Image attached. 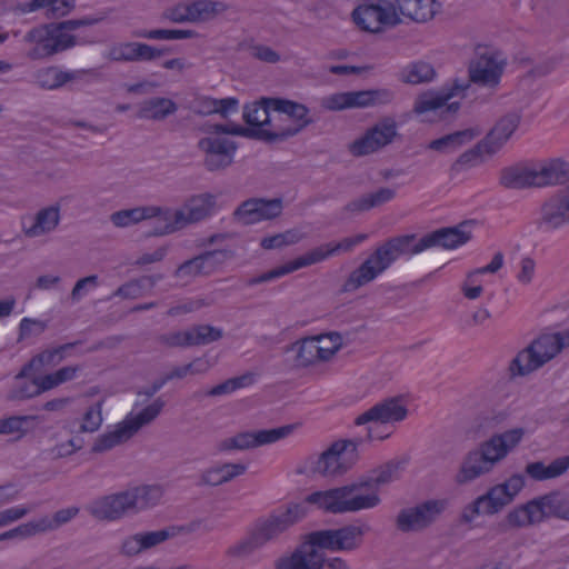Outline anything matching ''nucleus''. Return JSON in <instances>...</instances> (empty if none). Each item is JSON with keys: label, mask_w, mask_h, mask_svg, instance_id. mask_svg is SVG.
Segmentation results:
<instances>
[{"label": "nucleus", "mask_w": 569, "mask_h": 569, "mask_svg": "<svg viewBox=\"0 0 569 569\" xmlns=\"http://www.w3.org/2000/svg\"><path fill=\"white\" fill-rule=\"evenodd\" d=\"M471 221H463L456 227H446L418 238L415 233L389 238L378 246L341 286L340 292L351 293L376 280L401 256L420 253L433 247L455 249L471 239L468 230Z\"/></svg>", "instance_id": "f257e3e1"}, {"label": "nucleus", "mask_w": 569, "mask_h": 569, "mask_svg": "<svg viewBox=\"0 0 569 569\" xmlns=\"http://www.w3.org/2000/svg\"><path fill=\"white\" fill-rule=\"evenodd\" d=\"M399 466L398 461L390 460L348 485L315 491L307 496L306 502L335 515L376 508L381 502L380 487L398 478Z\"/></svg>", "instance_id": "f03ea898"}, {"label": "nucleus", "mask_w": 569, "mask_h": 569, "mask_svg": "<svg viewBox=\"0 0 569 569\" xmlns=\"http://www.w3.org/2000/svg\"><path fill=\"white\" fill-rule=\"evenodd\" d=\"M306 513L303 505L290 503L284 510H274L266 517H259L248 527L246 536L227 549V555L239 559L250 557L303 519Z\"/></svg>", "instance_id": "7ed1b4c3"}, {"label": "nucleus", "mask_w": 569, "mask_h": 569, "mask_svg": "<svg viewBox=\"0 0 569 569\" xmlns=\"http://www.w3.org/2000/svg\"><path fill=\"white\" fill-rule=\"evenodd\" d=\"M102 18L83 17L80 19H70L60 22L43 23L30 29L23 37L24 42L34 43L28 52L31 60H41L63 52L84 41H78L73 34L64 31H73L81 27H88L99 23Z\"/></svg>", "instance_id": "20e7f679"}, {"label": "nucleus", "mask_w": 569, "mask_h": 569, "mask_svg": "<svg viewBox=\"0 0 569 569\" xmlns=\"http://www.w3.org/2000/svg\"><path fill=\"white\" fill-rule=\"evenodd\" d=\"M565 348L560 332L541 335L517 353L509 365L511 376H527L550 361Z\"/></svg>", "instance_id": "39448f33"}, {"label": "nucleus", "mask_w": 569, "mask_h": 569, "mask_svg": "<svg viewBox=\"0 0 569 569\" xmlns=\"http://www.w3.org/2000/svg\"><path fill=\"white\" fill-rule=\"evenodd\" d=\"M469 89V82H461L456 78L450 83H446L438 91L428 90L419 94L413 103V112L423 114L429 111L439 113L442 120H447L448 116L456 114L461 104L458 101L448 103L453 97H465L466 90Z\"/></svg>", "instance_id": "423d86ee"}, {"label": "nucleus", "mask_w": 569, "mask_h": 569, "mask_svg": "<svg viewBox=\"0 0 569 569\" xmlns=\"http://www.w3.org/2000/svg\"><path fill=\"white\" fill-rule=\"evenodd\" d=\"M214 207L216 196L208 192L192 196L186 201L183 209L176 210L174 212L170 210L169 220H166L162 227L156 228L153 231L148 232V234L164 236L190 223L200 222L213 213Z\"/></svg>", "instance_id": "0eeeda50"}, {"label": "nucleus", "mask_w": 569, "mask_h": 569, "mask_svg": "<svg viewBox=\"0 0 569 569\" xmlns=\"http://www.w3.org/2000/svg\"><path fill=\"white\" fill-rule=\"evenodd\" d=\"M447 507L446 499H430L415 507L403 508L396 518V527L401 532L422 531L433 525Z\"/></svg>", "instance_id": "6e6552de"}, {"label": "nucleus", "mask_w": 569, "mask_h": 569, "mask_svg": "<svg viewBox=\"0 0 569 569\" xmlns=\"http://www.w3.org/2000/svg\"><path fill=\"white\" fill-rule=\"evenodd\" d=\"M386 2V6L371 1L359 4L353 9L351 17L353 22L363 31L379 33L383 26L396 27L401 22L395 4Z\"/></svg>", "instance_id": "1a4fd4ad"}, {"label": "nucleus", "mask_w": 569, "mask_h": 569, "mask_svg": "<svg viewBox=\"0 0 569 569\" xmlns=\"http://www.w3.org/2000/svg\"><path fill=\"white\" fill-rule=\"evenodd\" d=\"M197 148L203 153L202 164L206 170L217 172L233 163L238 143L224 137L209 134L199 139Z\"/></svg>", "instance_id": "9d476101"}, {"label": "nucleus", "mask_w": 569, "mask_h": 569, "mask_svg": "<svg viewBox=\"0 0 569 569\" xmlns=\"http://www.w3.org/2000/svg\"><path fill=\"white\" fill-rule=\"evenodd\" d=\"M365 529L356 525H347L338 529L317 530L309 533L319 549L329 551H353L362 543Z\"/></svg>", "instance_id": "9b49d317"}, {"label": "nucleus", "mask_w": 569, "mask_h": 569, "mask_svg": "<svg viewBox=\"0 0 569 569\" xmlns=\"http://www.w3.org/2000/svg\"><path fill=\"white\" fill-rule=\"evenodd\" d=\"M263 102L266 103L267 109H273L276 112L284 113L297 122V126L286 128L281 131H269L273 137L267 138V142L284 141L295 137L302 129L313 122L309 117V108L303 103L284 98H263Z\"/></svg>", "instance_id": "f8f14e48"}, {"label": "nucleus", "mask_w": 569, "mask_h": 569, "mask_svg": "<svg viewBox=\"0 0 569 569\" xmlns=\"http://www.w3.org/2000/svg\"><path fill=\"white\" fill-rule=\"evenodd\" d=\"M397 136V122L391 117H385L363 136L349 144V151L355 157L373 153L391 143Z\"/></svg>", "instance_id": "ddd939ff"}, {"label": "nucleus", "mask_w": 569, "mask_h": 569, "mask_svg": "<svg viewBox=\"0 0 569 569\" xmlns=\"http://www.w3.org/2000/svg\"><path fill=\"white\" fill-rule=\"evenodd\" d=\"M293 428L292 425H286L273 429L239 432L231 438L220 441L217 448L219 451L257 448L288 437L293 431Z\"/></svg>", "instance_id": "4468645a"}, {"label": "nucleus", "mask_w": 569, "mask_h": 569, "mask_svg": "<svg viewBox=\"0 0 569 569\" xmlns=\"http://www.w3.org/2000/svg\"><path fill=\"white\" fill-rule=\"evenodd\" d=\"M282 198H249L233 211V219L243 226L273 220L282 214Z\"/></svg>", "instance_id": "2eb2a0df"}, {"label": "nucleus", "mask_w": 569, "mask_h": 569, "mask_svg": "<svg viewBox=\"0 0 569 569\" xmlns=\"http://www.w3.org/2000/svg\"><path fill=\"white\" fill-rule=\"evenodd\" d=\"M537 226L546 231L569 226V186L557 190L542 202Z\"/></svg>", "instance_id": "dca6fc26"}, {"label": "nucleus", "mask_w": 569, "mask_h": 569, "mask_svg": "<svg viewBox=\"0 0 569 569\" xmlns=\"http://www.w3.org/2000/svg\"><path fill=\"white\" fill-rule=\"evenodd\" d=\"M331 256H332V251H330L329 244L328 243L321 244V246L308 251L307 253L296 258L292 261H289L282 266H279V267H277L272 270H269L267 272H263L259 276L249 278L246 281V286L254 287L260 283L273 281L280 277L289 274V273L297 271L301 268L321 262Z\"/></svg>", "instance_id": "f3484780"}, {"label": "nucleus", "mask_w": 569, "mask_h": 569, "mask_svg": "<svg viewBox=\"0 0 569 569\" xmlns=\"http://www.w3.org/2000/svg\"><path fill=\"white\" fill-rule=\"evenodd\" d=\"M171 52L168 47L157 48L143 42H120L110 47L106 58L114 62L153 61Z\"/></svg>", "instance_id": "a211bd4d"}, {"label": "nucleus", "mask_w": 569, "mask_h": 569, "mask_svg": "<svg viewBox=\"0 0 569 569\" xmlns=\"http://www.w3.org/2000/svg\"><path fill=\"white\" fill-rule=\"evenodd\" d=\"M497 462L491 451L482 442L478 449L471 450L466 455L456 475V482L459 485L471 482L491 471Z\"/></svg>", "instance_id": "6ab92c4d"}, {"label": "nucleus", "mask_w": 569, "mask_h": 569, "mask_svg": "<svg viewBox=\"0 0 569 569\" xmlns=\"http://www.w3.org/2000/svg\"><path fill=\"white\" fill-rule=\"evenodd\" d=\"M128 490L94 499L87 511L97 520L114 521L132 509V500Z\"/></svg>", "instance_id": "aec40b11"}, {"label": "nucleus", "mask_w": 569, "mask_h": 569, "mask_svg": "<svg viewBox=\"0 0 569 569\" xmlns=\"http://www.w3.org/2000/svg\"><path fill=\"white\" fill-rule=\"evenodd\" d=\"M318 549L319 546L313 543L308 533L306 540L297 547L290 557L282 558L277 562L276 569H323L327 558Z\"/></svg>", "instance_id": "412c9836"}, {"label": "nucleus", "mask_w": 569, "mask_h": 569, "mask_svg": "<svg viewBox=\"0 0 569 569\" xmlns=\"http://www.w3.org/2000/svg\"><path fill=\"white\" fill-rule=\"evenodd\" d=\"M408 415V409L398 398H388L376 403L355 419L356 426L368 423H389L402 421Z\"/></svg>", "instance_id": "4be33fe9"}, {"label": "nucleus", "mask_w": 569, "mask_h": 569, "mask_svg": "<svg viewBox=\"0 0 569 569\" xmlns=\"http://www.w3.org/2000/svg\"><path fill=\"white\" fill-rule=\"evenodd\" d=\"M469 79L461 82L476 83L483 87L495 88L499 84L503 66L491 54H481L469 63Z\"/></svg>", "instance_id": "5701e85b"}, {"label": "nucleus", "mask_w": 569, "mask_h": 569, "mask_svg": "<svg viewBox=\"0 0 569 569\" xmlns=\"http://www.w3.org/2000/svg\"><path fill=\"white\" fill-rule=\"evenodd\" d=\"M173 537L174 530L170 531V527H166L156 531L137 532L126 537L122 540L120 552L127 557L138 556Z\"/></svg>", "instance_id": "b1692460"}, {"label": "nucleus", "mask_w": 569, "mask_h": 569, "mask_svg": "<svg viewBox=\"0 0 569 569\" xmlns=\"http://www.w3.org/2000/svg\"><path fill=\"white\" fill-rule=\"evenodd\" d=\"M389 435L382 436V435H375L373 428L369 426L367 428V436L366 438L357 437L352 439H339L331 443V447H336L337 452V462L339 465L340 475H345L348 472L352 467L359 461V451L358 448L360 445L363 443L365 440H383Z\"/></svg>", "instance_id": "393cba45"}, {"label": "nucleus", "mask_w": 569, "mask_h": 569, "mask_svg": "<svg viewBox=\"0 0 569 569\" xmlns=\"http://www.w3.org/2000/svg\"><path fill=\"white\" fill-rule=\"evenodd\" d=\"M538 188L566 186L569 183V161L549 158L535 163Z\"/></svg>", "instance_id": "a878e982"}, {"label": "nucleus", "mask_w": 569, "mask_h": 569, "mask_svg": "<svg viewBox=\"0 0 569 569\" xmlns=\"http://www.w3.org/2000/svg\"><path fill=\"white\" fill-rule=\"evenodd\" d=\"M336 447H329L319 455H310L303 459L297 469L299 475H320L322 477L341 476L337 462Z\"/></svg>", "instance_id": "bb28decb"}, {"label": "nucleus", "mask_w": 569, "mask_h": 569, "mask_svg": "<svg viewBox=\"0 0 569 569\" xmlns=\"http://www.w3.org/2000/svg\"><path fill=\"white\" fill-rule=\"evenodd\" d=\"M533 506L539 512L541 522L550 518L569 521V495L553 490L533 498Z\"/></svg>", "instance_id": "cd10ccee"}, {"label": "nucleus", "mask_w": 569, "mask_h": 569, "mask_svg": "<svg viewBox=\"0 0 569 569\" xmlns=\"http://www.w3.org/2000/svg\"><path fill=\"white\" fill-rule=\"evenodd\" d=\"M521 116L510 112L498 120L495 127L482 139L488 146V156L495 154L519 127Z\"/></svg>", "instance_id": "c85d7f7f"}, {"label": "nucleus", "mask_w": 569, "mask_h": 569, "mask_svg": "<svg viewBox=\"0 0 569 569\" xmlns=\"http://www.w3.org/2000/svg\"><path fill=\"white\" fill-rule=\"evenodd\" d=\"M169 214L170 209H162L154 206L136 207L113 212L110 216V220L116 227L124 228L131 224H136L142 220L156 217H162V219L166 221L169 220Z\"/></svg>", "instance_id": "c756f323"}, {"label": "nucleus", "mask_w": 569, "mask_h": 569, "mask_svg": "<svg viewBox=\"0 0 569 569\" xmlns=\"http://www.w3.org/2000/svg\"><path fill=\"white\" fill-rule=\"evenodd\" d=\"M499 182L507 189L522 190L538 188L535 164L531 167L511 166L503 168L500 172Z\"/></svg>", "instance_id": "7c9ffc66"}, {"label": "nucleus", "mask_w": 569, "mask_h": 569, "mask_svg": "<svg viewBox=\"0 0 569 569\" xmlns=\"http://www.w3.org/2000/svg\"><path fill=\"white\" fill-rule=\"evenodd\" d=\"M525 487V477L520 473H515L508 478L503 483L491 487L488 490V497H491V508L495 510H502L508 506L515 497Z\"/></svg>", "instance_id": "2f4dec72"}, {"label": "nucleus", "mask_w": 569, "mask_h": 569, "mask_svg": "<svg viewBox=\"0 0 569 569\" xmlns=\"http://www.w3.org/2000/svg\"><path fill=\"white\" fill-rule=\"evenodd\" d=\"M541 523L533 499L526 503L519 505L510 510L505 520L499 523L500 531L506 532L508 529H519Z\"/></svg>", "instance_id": "473e14b6"}, {"label": "nucleus", "mask_w": 569, "mask_h": 569, "mask_svg": "<svg viewBox=\"0 0 569 569\" xmlns=\"http://www.w3.org/2000/svg\"><path fill=\"white\" fill-rule=\"evenodd\" d=\"M88 72L87 70L61 71L56 67H48L34 73V82L41 89L56 90L70 81L82 79Z\"/></svg>", "instance_id": "72a5a7b5"}, {"label": "nucleus", "mask_w": 569, "mask_h": 569, "mask_svg": "<svg viewBox=\"0 0 569 569\" xmlns=\"http://www.w3.org/2000/svg\"><path fill=\"white\" fill-rule=\"evenodd\" d=\"M395 7L403 17L423 23L435 17L440 4L436 0H395Z\"/></svg>", "instance_id": "f704fd0d"}, {"label": "nucleus", "mask_w": 569, "mask_h": 569, "mask_svg": "<svg viewBox=\"0 0 569 569\" xmlns=\"http://www.w3.org/2000/svg\"><path fill=\"white\" fill-rule=\"evenodd\" d=\"M525 435L523 428H515L502 433H495L485 441L486 448L489 449L496 460H502L510 450L516 448L522 440Z\"/></svg>", "instance_id": "c9c22d12"}, {"label": "nucleus", "mask_w": 569, "mask_h": 569, "mask_svg": "<svg viewBox=\"0 0 569 569\" xmlns=\"http://www.w3.org/2000/svg\"><path fill=\"white\" fill-rule=\"evenodd\" d=\"M479 134V130L468 128L446 134L429 142L428 149L441 153H452L466 143L473 140Z\"/></svg>", "instance_id": "e433bc0d"}, {"label": "nucleus", "mask_w": 569, "mask_h": 569, "mask_svg": "<svg viewBox=\"0 0 569 569\" xmlns=\"http://www.w3.org/2000/svg\"><path fill=\"white\" fill-rule=\"evenodd\" d=\"M569 469V455L555 459L546 466L542 461L530 462L526 466V473L536 481H543L562 476Z\"/></svg>", "instance_id": "4c0bfd02"}, {"label": "nucleus", "mask_w": 569, "mask_h": 569, "mask_svg": "<svg viewBox=\"0 0 569 569\" xmlns=\"http://www.w3.org/2000/svg\"><path fill=\"white\" fill-rule=\"evenodd\" d=\"M246 471L247 466L243 463L227 462L204 470L200 478V485L217 487L231 481L236 477L243 475Z\"/></svg>", "instance_id": "58836bf2"}, {"label": "nucleus", "mask_w": 569, "mask_h": 569, "mask_svg": "<svg viewBox=\"0 0 569 569\" xmlns=\"http://www.w3.org/2000/svg\"><path fill=\"white\" fill-rule=\"evenodd\" d=\"M322 106L332 111L368 108L367 93L366 90L332 93L323 100Z\"/></svg>", "instance_id": "ea45409f"}, {"label": "nucleus", "mask_w": 569, "mask_h": 569, "mask_svg": "<svg viewBox=\"0 0 569 569\" xmlns=\"http://www.w3.org/2000/svg\"><path fill=\"white\" fill-rule=\"evenodd\" d=\"M178 110L177 103L168 98L156 97L146 100L139 111L138 118L161 121Z\"/></svg>", "instance_id": "a19ab883"}, {"label": "nucleus", "mask_w": 569, "mask_h": 569, "mask_svg": "<svg viewBox=\"0 0 569 569\" xmlns=\"http://www.w3.org/2000/svg\"><path fill=\"white\" fill-rule=\"evenodd\" d=\"M59 220V207L50 206L38 211L32 224L30 227L23 226V231L27 237H39L56 229Z\"/></svg>", "instance_id": "79ce46f5"}, {"label": "nucleus", "mask_w": 569, "mask_h": 569, "mask_svg": "<svg viewBox=\"0 0 569 569\" xmlns=\"http://www.w3.org/2000/svg\"><path fill=\"white\" fill-rule=\"evenodd\" d=\"M396 197V191L391 188H380L375 192L363 194L362 197L348 202L345 210L350 212L368 211L380 207Z\"/></svg>", "instance_id": "37998d69"}, {"label": "nucleus", "mask_w": 569, "mask_h": 569, "mask_svg": "<svg viewBox=\"0 0 569 569\" xmlns=\"http://www.w3.org/2000/svg\"><path fill=\"white\" fill-rule=\"evenodd\" d=\"M202 131L210 136L220 137L221 134H231V136H239V137L263 140V141H267V138L273 137L272 134L269 133V130L249 129V128H244L240 124L214 123V124H209L207 127H203Z\"/></svg>", "instance_id": "c03bdc74"}, {"label": "nucleus", "mask_w": 569, "mask_h": 569, "mask_svg": "<svg viewBox=\"0 0 569 569\" xmlns=\"http://www.w3.org/2000/svg\"><path fill=\"white\" fill-rule=\"evenodd\" d=\"M132 500V509L143 510L154 507L163 496V490L159 485H144L128 489Z\"/></svg>", "instance_id": "a18cd8bd"}, {"label": "nucleus", "mask_w": 569, "mask_h": 569, "mask_svg": "<svg viewBox=\"0 0 569 569\" xmlns=\"http://www.w3.org/2000/svg\"><path fill=\"white\" fill-rule=\"evenodd\" d=\"M134 435L131 433V430L127 422L122 420L118 425H116V428L113 431L104 432L100 435L93 446H92V452H104L107 450L112 449L113 447L129 440Z\"/></svg>", "instance_id": "49530a36"}, {"label": "nucleus", "mask_w": 569, "mask_h": 569, "mask_svg": "<svg viewBox=\"0 0 569 569\" xmlns=\"http://www.w3.org/2000/svg\"><path fill=\"white\" fill-rule=\"evenodd\" d=\"M483 154H488V146L481 139L472 148L461 153L450 167L451 177L460 173L461 171L473 168L483 161Z\"/></svg>", "instance_id": "de8ad7c7"}, {"label": "nucleus", "mask_w": 569, "mask_h": 569, "mask_svg": "<svg viewBox=\"0 0 569 569\" xmlns=\"http://www.w3.org/2000/svg\"><path fill=\"white\" fill-rule=\"evenodd\" d=\"M437 72L432 64L425 61H415L402 68L400 80L410 84H420L432 81Z\"/></svg>", "instance_id": "09e8293b"}, {"label": "nucleus", "mask_w": 569, "mask_h": 569, "mask_svg": "<svg viewBox=\"0 0 569 569\" xmlns=\"http://www.w3.org/2000/svg\"><path fill=\"white\" fill-rule=\"evenodd\" d=\"M192 12V23L208 22L218 14L228 10L229 6L222 1L216 0H194L190 2Z\"/></svg>", "instance_id": "8fccbe9b"}, {"label": "nucleus", "mask_w": 569, "mask_h": 569, "mask_svg": "<svg viewBox=\"0 0 569 569\" xmlns=\"http://www.w3.org/2000/svg\"><path fill=\"white\" fill-rule=\"evenodd\" d=\"M164 406L166 401L162 397H158L136 416H127L124 421L129 426L131 433L136 435L140 428L152 422L161 413Z\"/></svg>", "instance_id": "3c124183"}, {"label": "nucleus", "mask_w": 569, "mask_h": 569, "mask_svg": "<svg viewBox=\"0 0 569 569\" xmlns=\"http://www.w3.org/2000/svg\"><path fill=\"white\" fill-rule=\"evenodd\" d=\"M320 338L309 337L297 341L291 346L292 350H297L296 365L298 367H308L316 363L317 355H319Z\"/></svg>", "instance_id": "603ef678"}, {"label": "nucleus", "mask_w": 569, "mask_h": 569, "mask_svg": "<svg viewBox=\"0 0 569 569\" xmlns=\"http://www.w3.org/2000/svg\"><path fill=\"white\" fill-rule=\"evenodd\" d=\"M491 497H488V491L477 497L473 501L463 507L460 515V522L467 525L471 523L473 519L481 513L492 516L500 512V510L491 508Z\"/></svg>", "instance_id": "864d4df0"}, {"label": "nucleus", "mask_w": 569, "mask_h": 569, "mask_svg": "<svg viewBox=\"0 0 569 569\" xmlns=\"http://www.w3.org/2000/svg\"><path fill=\"white\" fill-rule=\"evenodd\" d=\"M132 36L136 38L151 39V40H181L193 39L198 37L194 30H178V29H153V30H134Z\"/></svg>", "instance_id": "5fc2aeb1"}, {"label": "nucleus", "mask_w": 569, "mask_h": 569, "mask_svg": "<svg viewBox=\"0 0 569 569\" xmlns=\"http://www.w3.org/2000/svg\"><path fill=\"white\" fill-rule=\"evenodd\" d=\"M51 527L50 520L47 518L41 519L38 522L22 523L13 529L0 533V541L13 540V539H26L38 532H43Z\"/></svg>", "instance_id": "6e6d98bb"}, {"label": "nucleus", "mask_w": 569, "mask_h": 569, "mask_svg": "<svg viewBox=\"0 0 569 569\" xmlns=\"http://www.w3.org/2000/svg\"><path fill=\"white\" fill-rule=\"evenodd\" d=\"M38 419L37 416H9L0 419L2 435H16L13 441H19L29 432L24 425Z\"/></svg>", "instance_id": "4d7b16f0"}, {"label": "nucleus", "mask_w": 569, "mask_h": 569, "mask_svg": "<svg viewBox=\"0 0 569 569\" xmlns=\"http://www.w3.org/2000/svg\"><path fill=\"white\" fill-rule=\"evenodd\" d=\"M208 276L218 271L227 261L233 259L234 252L230 249L206 250L200 253Z\"/></svg>", "instance_id": "13d9d810"}, {"label": "nucleus", "mask_w": 569, "mask_h": 569, "mask_svg": "<svg viewBox=\"0 0 569 569\" xmlns=\"http://www.w3.org/2000/svg\"><path fill=\"white\" fill-rule=\"evenodd\" d=\"M191 345L206 346L222 338L223 332L220 328L211 325H197L190 328Z\"/></svg>", "instance_id": "bf43d9fd"}, {"label": "nucleus", "mask_w": 569, "mask_h": 569, "mask_svg": "<svg viewBox=\"0 0 569 569\" xmlns=\"http://www.w3.org/2000/svg\"><path fill=\"white\" fill-rule=\"evenodd\" d=\"M37 377L30 381H16L7 393L8 401H23L39 396Z\"/></svg>", "instance_id": "052dcab7"}, {"label": "nucleus", "mask_w": 569, "mask_h": 569, "mask_svg": "<svg viewBox=\"0 0 569 569\" xmlns=\"http://www.w3.org/2000/svg\"><path fill=\"white\" fill-rule=\"evenodd\" d=\"M301 236L297 230L290 229L284 232L268 236L261 239L260 247L264 250L280 249L299 242Z\"/></svg>", "instance_id": "680f3d73"}, {"label": "nucleus", "mask_w": 569, "mask_h": 569, "mask_svg": "<svg viewBox=\"0 0 569 569\" xmlns=\"http://www.w3.org/2000/svg\"><path fill=\"white\" fill-rule=\"evenodd\" d=\"M81 343V341H73L61 345L53 349H47L36 355L37 361H39L41 368L46 366H56L61 362L64 358V352Z\"/></svg>", "instance_id": "e2e57ef3"}, {"label": "nucleus", "mask_w": 569, "mask_h": 569, "mask_svg": "<svg viewBox=\"0 0 569 569\" xmlns=\"http://www.w3.org/2000/svg\"><path fill=\"white\" fill-rule=\"evenodd\" d=\"M173 274L176 278H196L200 276H208L200 253L179 264Z\"/></svg>", "instance_id": "0e129e2a"}, {"label": "nucleus", "mask_w": 569, "mask_h": 569, "mask_svg": "<svg viewBox=\"0 0 569 569\" xmlns=\"http://www.w3.org/2000/svg\"><path fill=\"white\" fill-rule=\"evenodd\" d=\"M102 423V402L98 401L90 406L83 415L79 427L80 432H94Z\"/></svg>", "instance_id": "69168bd1"}, {"label": "nucleus", "mask_w": 569, "mask_h": 569, "mask_svg": "<svg viewBox=\"0 0 569 569\" xmlns=\"http://www.w3.org/2000/svg\"><path fill=\"white\" fill-rule=\"evenodd\" d=\"M47 328V321L26 317L19 323L18 342L23 341L32 336L38 337L42 335Z\"/></svg>", "instance_id": "338daca9"}, {"label": "nucleus", "mask_w": 569, "mask_h": 569, "mask_svg": "<svg viewBox=\"0 0 569 569\" xmlns=\"http://www.w3.org/2000/svg\"><path fill=\"white\" fill-rule=\"evenodd\" d=\"M192 12H191V4L190 2L184 3L180 2L173 7L167 8L162 12V18L169 20L173 23H184V22H191L192 23Z\"/></svg>", "instance_id": "774afa93"}]
</instances>
